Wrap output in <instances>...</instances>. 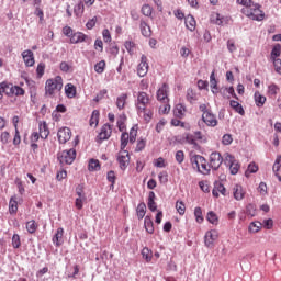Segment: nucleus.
<instances>
[{"mask_svg":"<svg viewBox=\"0 0 281 281\" xmlns=\"http://www.w3.org/2000/svg\"><path fill=\"white\" fill-rule=\"evenodd\" d=\"M63 34L68 38H71L74 36V29H71L70 26H65L63 29Z\"/></svg>","mask_w":281,"mask_h":281,"instance_id":"60","label":"nucleus"},{"mask_svg":"<svg viewBox=\"0 0 281 281\" xmlns=\"http://www.w3.org/2000/svg\"><path fill=\"white\" fill-rule=\"evenodd\" d=\"M148 106H150V95H148L146 92H138L135 102V108L138 115H142V113H144Z\"/></svg>","mask_w":281,"mask_h":281,"instance_id":"3","label":"nucleus"},{"mask_svg":"<svg viewBox=\"0 0 281 281\" xmlns=\"http://www.w3.org/2000/svg\"><path fill=\"white\" fill-rule=\"evenodd\" d=\"M0 140L2 144H8L10 140V133L9 132H2L0 135Z\"/></svg>","mask_w":281,"mask_h":281,"instance_id":"63","label":"nucleus"},{"mask_svg":"<svg viewBox=\"0 0 281 281\" xmlns=\"http://www.w3.org/2000/svg\"><path fill=\"white\" fill-rule=\"evenodd\" d=\"M99 122H100V111L93 110L90 119V126H98Z\"/></svg>","mask_w":281,"mask_h":281,"instance_id":"34","label":"nucleus"},{"mask_svg":"<svg viewBox=\"0 0 281 281\" xmlns=\"http://www.w3.org/2000/svg\"><path fill=\"white\" fill-rule=\"evenodd\" d=\"M142 12L144 14V16H150V14H153V8H150V5L145 4L142 8Z\"/></svg>","mask_w":281,"mask_h":281,"instance_id":"59","label":"nucleus"},{"mask_svg":"<svg viewBox=\"0 0 281 281\" xmlns=\"http://www.w3.org/2000/svg\"><path fill=\"white\" fill-rule=\"evenodd\" d=\"M87 201V198H77L75 205L77 210H82V204Z\"/></svg>","mask_w":281,"mask_h":281,"instance_id":"64","label":"nucleus"},{"mask_svg":"<svg viewBox=\"0 0 281 281\" xmlns=\"http://www.w3.org/2000/svg\"><path fill=\"white\" fill-rule=\"evenodd\" d=\"M280 168H281V156H278L273 164L272 170L273 172H276V175H278V172H280Z\"/></svg>","mask_w":281,"mask_h":281,"instance_id":"54","label":"nucleus"},{"mask_svg":"<svg viewBox=\"0 0 281 281\" xmlns=\"http://www.w3.org/2000/svg\"><path fill=\"white\" fill-rule=\"evenodd\" d=\"M281 54V46L280 44H276L271 50L270 59L273 60L278 58Z\"/></svg>","mask_w":281,"mask_h":281,"instance_id":"38","label":"nucleus"},{"mask_svg":"<svg viewBox=\"0 0 281 281\" xmlns=\"http://www.w3.org/2000/svg\"><path fill=\"white\" fill-rule=\"evenodd\" d=\"M144 225L148 234H153L155 232V226L153 224V220L150 218V216H145Z\"/></svg>","mask_w":281,"mask_h":281,"instance_id":"28","label":"nucleus"},{"mask_svg":"<svg viewBox=\"0 0 281 281\" xmlns=\"http://www.w3.org/2000/svg\"><path fill=\"white\" fill-rule=\"evenodd\" d=\"M12 95H25V90L19 86H13L12 88Z\"/></svg>","mask_w":281,"mask_h":281,"instance_id":"51","label":"nucleus"},{"mask_svg":"<svg viewBox=\"0 0 281 281\" xmlns=\"http://www.w3.org/2000/svg\"><path fill=\"white\" fill-rule=\"evenodd\" d=\"M102 36L104 43H111V32H109V29L103 30Z\"/></svg>","mask_w":281,"mask_h":281,"instance_id":"62","label":"nucleus"},{"mask_svg":"<svg viewBox=\"0 0 281 281\" xmlns=\"http://www.w3.org/2000/svg\"><path fill=\"white\" fill-rule=\"evenodd\" d=\"M128 139L131 144H135V139H137V130H135V127L131 128Z\"/></svg>","mask_w":281,"mask_h":281,"instance_id":"58","label":"nucleus"},{"mask_svg":"<svg viewBox=\"0 0 281 281\" xmlns=\"http://www.w3.org/2000/svg\"><path fill=\"white\" fill-rule=\"evenodd\" d=\"M57 137L59 144H67L71 139V130L69 127H63L58 131Z\"/></svg>","mask_w":281,"mask_h":281,"instance_id":"12","label":"nucleus"},{"mask_svg":"<svg viewBox=\"0 0 281 281\" xmlns=\"http://www.w3.org/2000/svg\"><path fill=\"white\" fill-rule=\"evenodd\" d=\"M245 189H243V186L240 184H235L233 188V196L235 201H243L245 199Z\"/></svg>","mask_w":281,"mask_h":281,"instance_id":"13","label":"nucleus"},{"mask_svg":"<svg viewBox=\"0 0 281 281\" xmlns=\"http://www.w3.org/2000/svg\"><path fill=\"white\" fill-rule=\"evenodd\" d=\"M137 74L139 78H144V76L148 74V57H146V55H142L140 57V63L137 67Z\"/></svg>","mask_w":281,"mask_h":281,"instance_id":"10","label":"nucleus"},{"mask_svg":"<svg viewBox=\"0 0 281 281\" xmlns=\"http://www.w3.org/2000/svg\"><path fill=\"white\" fill-rule=\"evenodd\" d=\"M223 161H224V166L229 168L231 165L236 161V158H234L232 154H225Z\"/></svg>","mask_w":281,"mask_h":281,"instance_id":"42","label":"nucleus"},{"mask_svg":"<svg viewBox=\"0 0 281 281\" xmlns=\"http://www.w3.org/2000/svg\"><path fill=\"white\" fill-rule=\"evenodd\" d=\"M63 89V77L57 76L54 79H48L46 81L45 91L46 95H54L56 91H60Z\"/></svg>","mask_w":281,"mask_h":281,"instance_id":"4","label":"nucleus"},{"mask_svg":"<svg viewBox=\"0 0 281 281\" xmlns=\"http://www.w3.org/2000/svg\"><path fill=\"white\" fill-rule=\"evenodd\" d=\"M194 216L196 223H203V211L201 210V207L198 206L194 209Z\"/></svg>","mask_w":281,"mask_h":281,"instance_id":"48","label":"nucleus"},{"mask_svg":"<svg viewBox=\"0 0 281 281\" xmlns=\"http://www.w3.org/2000/svg\"><path fill=\"white\" fill-rule=\"evenodd\" d=\"M74 10H75L76 16H80L85 12V4L82 2H79L78 4L75 5Z\"/></svg>","mask_w":281,"mask_h":281,"instance_id":"50","label":"nucleus"},{"mask_svg":"<svg viewBox=\"0 0 281 281\" xmlns=\"http://www.w3.org/2000/svg\"><path fill=\"white\" fill-rule=\"evenodd\" d=\"M254 98H255V102H256L257 106H259V108L265 106V102H267V97L260 94V92L257 91V92H255Z\"/></svg>","mask_w":281,"mask_h":281,"instance_id":"32","label":"nucleus"},{"mask_svg":"<svg viewBox=\"0 0 281 281\" xmlns=\"http://www.w3.org/2000/svg\"><path fill=\"white\" fill-rule=\"evenodd\" d=\"M256 172H258V165H256L255 162H251L248 166L247 171L245 172V177H249V175H254Z\"/></svg>","mask_w":281,"mask_h":281,"instance_id":"45","label":"nucleus"},{"mask_svg":"<svg viewBox=\"0 0 281 281\" xmlns=\"http://www.w3.org/2000/svg\"><path fill=\"white\" fill-rule=\"evenodd\" d=\"M36 221L32 220L26 223V229L29 234H34L37 229Z\"/></svg>","mask_w":281,"mask_h":281,"instance_id":"39","label":"nucleus"},{"mask_svg":"<svg viewBox=\"0 0 281 281\" xmlns=\"http://www.w3.org/2000/svg\"><path fill=\"white\" fill-rule=\"evenodd\" d=\"M65 94L67 98H76V86L74 83H67L65 86Z\"/></svg>","mask_w":281,"mask_h":281,"instance_id":"23","label":"nucleus"},{"mask_svg":"<svg viewBox=\"0 0 281 281\" xmlns=\"http://www.w3.org/2000/svg\"><path fill=\"white\" fill-rule=\"evenodd\" d=\"M176 161L177 164H183V161H186V154L183 153V150H178L176 153Z\"/></svg>","mask_w":281,"mask_h":281,"instance_id":"53","label":"nucleus"},{"mask_svg":"<svg viewBox=\"0 0 281 281\" xmlns=\"http://www.w3.org/2000/svg\"><path fill=\"white\" fill-rule=\"evenodd\" d=\"M128 99V95L126 93L121 94L116 99V106L120 111L126 106V100Z\"/></svg>","mask_w":281,"mask_h":281,"instance_id":"29","label":"nucleus"},{"mask_svg":"<svg viewBox=\"0 0 281 281\" xmlns=\"http://www.w3.org/2000/svg\"><path fill=\"white\" fill-rule=\"evenodd\" d=\"M137 218L142 221L146 216V204L139 203L136 209Z\"/></svg>","mask_w":281,"mask_h":281,"instance_id":"33","label":"nucleus"},{"mask_svg":"<svg viewBox=\"0 0 281 281\" xmlns=\"http://www.w3.org/2000/svg\"><path fill=\"white\" fill-rule=\"evenodd\" d=\"M193 170H196L201 175H210V166L207 160L201 155H194L190 158Z\"/></svg>","mask_w":281,"mask_h":281,"instance_id":"2","label":"nucleus"},{"mask_svg":"<svg viewBox=\"0 0 281 281\" xmlns=\"http://www.w3.org/2000/svg\"><path fill=\"white\" fill-rule=\"evenodd\" d=\"M147 207L150 212L157 211V203H155V192H149Z\"/></svg>","mask_w":281,"mask_h":281,"instance_id":"24","label":"nucleus"},{"mask_svg":"<svg viewBox=\"0 0 281 281\" xmlns=\"http://www.w3.org/2000/svg\"><path fill=\"white\" fill-rule=\"evenodd\" d=\"M222 165H223V156H221V153L218 151H213L210 155L209 168H212V170H218Z\"/></svg>","mask_w":281,"mask_h":281,"instance_id":"6","label":"nucleus"},{"mask_svg":"<svg viewBox=\"0 0 281 281\" xmlns=\"http://www.w3.org/2000/svg\"><path fill=\"white\" fill-rule=\"evenodd\" d=\"M117 161L120 164L121 170H126L131 164V156L128 155V150H120Z\"/></svg>","mask_w":281,"mask_h":281,"instance_id":"8","label":"nucleus"},{"mask_svg":"<svg viewBox=\"0 0 281 281\" xmlns=\"http://www.w3.org/2000/svg\"><path fill=\"white\" fill-rule=\"evenodd\" d=\"M225 192H226L225 186L220 183L216 187H214L212 194L213 196H215V199H218V194H223V196H225Z\"/></svg>","mask_w":281,"mask_h":281,"instance_id":"31","label":"nucleus"},{"mask_svg":"<svg viewBox=\"0 0 281 281\" xmlns=\"http://www.w3.org/2000/svg\"><path fill=\"white\" fill-rule=\"evenodd\" d=\"M157 100L166 102L168 100V85L164 83L157 91Z\"/></svg>","mask_w":281,"mask_h":281,"instance_id":"17","label":"nucleus"},{"mask_svg":"<svg viewBox=\"0 0 281 281\" xmlns=\"http://www.w3.org/2000/svg\"><path fill=\"white\" fill-rule=\"evenodd\" d=\"M187 100H188V102H190L192 104V103L196 102V100H199V94H196V92H194V90L188 89L187 90Z\"/></svg>","mask_w":281,"mask_h":281,"instance_id":"35","label":"nucleus"},{"mask_svg":"<svg viewBox=\"0 0 281 281\" xmlns=\"http://www.w3.org/2000/svg\"><path fill=\"white\" fill-rule=\"evenodd\" d=\"M140 32L145 37H150L153 34V31L150 30V26L145 21H140Z\"/></svg>","mask_w":281,"mask_h":281,"instance_id":"27","label":"nucleus"},{"mask_svg":"<svg viewBox=\"0 0 281 281\" xmlns=\"http://www.w3.org/2000/svg\"><path fill=\"white\" fill-rule=\"evenodd\" d=\"M65 234V229L58 228L55 236L53 237V243L56 244L57 247L63 245V235Z\"/></svg>","mask_w":281,"mask_h":281,"instance_id":"22","label":"nucleus"},{"mask_svg":"<svg viewBox=\"0 0 281 281\" xmlns=\"http://www.w3.org/2000/svg\"><path fill=\"white\" fill-rule=\"evenodd\" d=\"M112 133H113V130L111 128V125L104 124L101 128V132L99 133V139L101 142H103L104 139H109Z\"/></svg>","mask_w":281,"mask_h":281,"instance_id":"16","label":"nucleus"},{"mask_svg":"<svg viewBox=\"0 0 281 281\" xmlns=\"http://www.w3.org/2000/svg\"><path fill=\"white\" fill-rule=\"evenodd\" d=\"M92 41L93 40L90 36L86 35L82 32L72 33V36L70 37V43H72V45H76L78 43H88V45H91Z\"/></svg>","mask_w":281,"mask_h":281,"instance_id":"7","label":"nucleus"},{"mask_svg":"<svg viewBox=\"0 0 281 281\" xmlns=\"http://www.w3.org/2000/svg\"><path fill=\"white\" fill-rule=\"evenodd\" d=\"M246 214L251 217L256 216V206L254 204H248L246 206Z\"/></svg>","mask_w":281,"mask_h":281,"instance_id":"55","label":"nucleus"},{"mask_svg":"<svg viewBox=\"0 0 281 281\" xmlns=\"http://www.w3.org/2000/svg\"><path fill=\"white\" fill-rule=\"evenodd\" d=\"M237 3L244 5L241 12L245 16H248V19L252 21H262V19H265V13L260 10V5L251 2V0H237Z\"/></svg>","mask_w":281,"mask_h":281,"instance_id":"1","label":"nucleus"},{"mask_svg":"<svg viewBox=\"0 0 281 281\" xmlns=\"http://www.w3.org/2000/svg\"><path fill=\"white\" fill-rule=\"evenodd\" d=\"M206 218L209 223H212V225H216V223H218V216H216V213L212 211L207 213Z\"/></svg>","mask_w":281,"mask_h":281,"instance_id":"47","label":"nucleus"},{"mask_svg":"<svg viewBox=\"0 0 281 281\" xmlns=\"http://www.w3.org/2000/svg\"><path fill=\"white\" fill-rule=\"evenodd\" d=\"M220 93H221V95H223V98H225L226 100H229V98H232V95H234V98H236V93H235V91H234V87L221 88V89H220Z\"/></svg>","mask_w":281,"mask_h":281,"instance_id":"19","label":"nucleus"},{"mask_svg":"<svg viewBox=\"0 0 281 281\" xmlns=\"http://www.w3.org/2000/svg\"><path fill=\"white\" fill-rule=\"evenodd\" d=\"M12 83H5L2 82L0 83V100L3 99V93H5V95H8L9 98H12V89H13Z\"/></svg>","mask_w":281,"mask_h":281,"instance_id":"15","label":"nucleus"},{"mask_svg":"<svg viewBox=\"0 0 281 281\" xmlns=\"http://www.w3.org/2000/svg\"><path fill=\"white\" fill-rule=\"evenodd\" d=\"M186 27L190 30V32H194L196 30V20L191 14L184 18Z\"/></svg>","mask_w":281,"mask_h":281,"instance_id":"18","label":"nucleus"},{"mask_svg":"<svg viewBox=\"0 0 281 281\" xmlns=\"http://www.w3.org/2000/svg\"><path fill=\"white\" fill-rule=\"evenodd\" d=\"M143 113H144L143 117H144L145 122L148 123V122H150V120H153V111L145 109V111Z\"/></svg>","mask_w":281,"mask_h":281,"instance_id":"61","label":"nucleus"},{"mask_svg":"<svg viewBox=\"0 0 281 281\" xmlns=\"http://www.w3.org/2000/svg\"><path fill=\"white\" fill-rule=\"evenodd\" d=\"M202 120L206 126H211L212 128H214V126H218V120H216V115L212 112L203 113Z\"/></svg>","mask_w":281,"mask_h":281,"instance_id":"11","label":"nucleus"},{"mask_svg":"<svg viewBox=\"0 0 281 281\" xmlns=\"http://www.w3.org/2000/svg\"><path fill=\"white\" fill-rule=\"evenodd\" d=\"M261 227H262V223H260V222H252L249 225V232H251L252 234H256V233L260 232Z\"/></svg>","mask_w":281,"mask_h":281,"instance_id":"40","label":"nucleus"},{"mask_svg":"<svg viewBox=\"0 0 281 281\" xmlns=\"http://www.w3.org/2000/svg\"><path fill=\"white\" fill-rule=\"evenodd\" d=\"M218 238V232L216 231H209L206 232L204 236V245L209 249H212L214 247V241Z\"/></svg>","mask_w":281,"mask_h":281,"instance_id":"9","label":"nucleus"},{"mask_svg":"<svg viewBox=\"0 0 281 281\" xmlns=\"http://www.w3.org/2000/svg\"><path fill=\"white\" fill-rule=\"evenodd\" d=\"M12 245L14 249H19L21 247V237L16 234L13 235L12 237Z\"/></svg>","mask_w":281,"mask_h":281,"instance_id":"56","label":"nucleus"},{"mask_svg":"<svg viewBox=\"0 0 281 281\" xmlns=\"http://www.w3.org/2000/svg\"><path fill=\"white\" fill-rule=\"evenodd\" d=\"M88 170L90 172H98V170H100V160L90 159V161L88 164Z\"/></svg>","mask_w":281,"mask_h":281,"instance_id":"30","label":"nucleus"},{"mask_svg":"<svg viewBox=\"0 0 281 281\" xmlns=\"http://www.w3.org/2000/svg\"><path fill=\"white\" fill-rule=\"evenodd\" d=\"M228 168L231 170V175H238V171L240 170V164H238V160H235V162H233Z\"/></svg>","mask_w":281,"mask_h":281,"instance_id":"49","label":"nucleus"},{"mask_svg":"<svg viewBox=\"0 0 281 281\" xmlns=\"http://www.w3.org/2000/svg\"><path fill=\"white\" fill-rule=\"evenodd\" d=\"M58 160L61 166H71L76 160V149L64 150L58 155Z\"/></svg>","mask_w":281,"mask_h":281,"instance_id":"5","label":"nucleus"},{"mask_svg":"<svg viewBox=\"0 0 281 281\" xmlns=\"http://www.w3.org/2000/svg\"><path fill=\"white\" fill-rule=\"evenodd\" d=\"M142 256L146 262H150V260H153V252L148 248H143Z\"/></svg>","mask_w":281,"mask_h":281,"instance_id":"46","label":"nucleus"},{"mask_svg":"<svg viewBox=\"0 0 281 281\" xmlns=\"http://www.w3.org/2000/svg\"><path fill=\"white\" fill-rule=\"evenodd\" d=\"M40 137L42 139H47L49 137V128L46 122H40Z\"/></svg>","mask_w":281,"mask_h":281,"instance_id":"20","label":"nucleus"},{"mask_svg":"<svg viewBox=\"0 0 281 281\" xmlns=\"http://www.w3.org/2000/svg\"><path fill=\"white\" fill-rule=\"evenodd\" d=\"M176 210L178 214H180V216H183V214H186V204L183 203V201L176 202Z\"/></svg>","mask_w":281,"mask_h":281,"instance_id":"43","label":"nucleus"},{"mask_svg":"<svg viewBox=\"0 0 281 281\" xmlns=\"http://www.w3.org/2000/svg\"><path fill=\"white\" fill-rule=\"evenodd\" d=\"M183 139L187 144H190V146H196V140L194 139V135L187 133L183 135Z\"/></svg>","mask_w":281,"mask_h":281,"instance_id":"41","label":"nucleus"},{"mask_svg":"<svg viewBox=\"0 0 281 281\" xmlns=\"http://www.w3.org/2000/svg\"><path fill=\"white\" fill-rule=\"evenodd\" d=\"M19 212V202H16V195H13L9 201V213L16 214Z\"/></svg>","mask_w":281,"mask_h":281,"instance_id":"21","label":"nucleus"},{"mask_svg":"<svg viewBox=\"0 0 281 281\" xmlns=\"http://www.w3.org/2000/svg\"><path fill=\"white\" fill-rule=\"evenodd\" d=\"M229 105L239 115H245V109H243V105L238 101L231 100Z\"/></svg>","mask_w":281,"mask_h":281,"instance_id":"26","label":"nucleus"},{"mask_svg":"<svg viewBox=\"0 0 281 281\" xmlns=\"http://www.w3.org/2000/svg\"><path fill=\"white\" fill-rule=\"evenodd\" d=\"M173 113L176 117H183V115H186V106L183 104H178Z\"/></svg>","mask_w":281,"mask_h":281,"instance_id":"36","label":"nucleus"},{"mask_svg":"<svg viewBox=\"0 0 281 281\" xmlns=\"http://www.w3.org/2000/svg\"><path fill=\"white\" fill-rule=\"evenodd\" d=\"M271 61L273 63L274 70L277 71V74H280L281 76V59L274 58V59H271Z\"/></svg>","mask_w":281,"mask_h":281,"instance_id":"57","label":"nucleus"},{"mask_svg":"<svg viewBox=\"0 0 281 281\" xmlns=\"http://www.w3.org/2000/svg\"><path fill=\"white\" fill-rule=\"evenodd\" d=\"M128 133H123L121 135V150H126V146H128Z\"/></svg>","mask_w":281,"mask_h":281,"instance_id":"44","label":"nucleus"},{"mask_svg":"<svg viewBox=\"0 0 281 281\" xmlns=\"http://www.w3.org/2000/svg\"><path fill=\"white\" fill-rule=\"evenodd\" d=\"M234 142V138L232 137V134H224L222 137V144L224 146H229Z\"/></svg>","mask_w":281,"mask_h":281,"instance_id":"52","label":"nucleus"},{"mask_svg":"<svg viewBox=\"0 0 281 281\" xmlns=\"http://www.w3.org/2000/svg\"><path fill=\"white\" fill-rule=\"evenodd\" d=\"M104 69H106V61L101 60L94 65V71L97 74H104Z\"/></svg>","mask_w":281,"mask_h":281,"instance_id":"37","label":"nucleus"},{"mask_svg":"<svg viewBox=\"0 0 281 281\" xmlns=\"http://www.w3.org/2000/svg\"><path fill=\"white\" fill-rule=\"evenodd\" d=\"M22 58L26 67H34V53L30 49H26L22 53Z\"/></svg>","mask_w":281,"mask_h":281,"instance_id":"14","label":"nucleus"},{"mask_svg":"<svg viewBox=\"0 0 281 281\" xmlns=\"http://www.w3.org/2000/svg\"><path fill=\"white\" fill-rule=\"evenodd\" d=\"M210 86L212 93H218V81H216V75L214 72L210 76Z\"/></svg>","mask_w":281,"mask_h":281,"instance_id":"25","label":"nucleus"}]
</instances>
